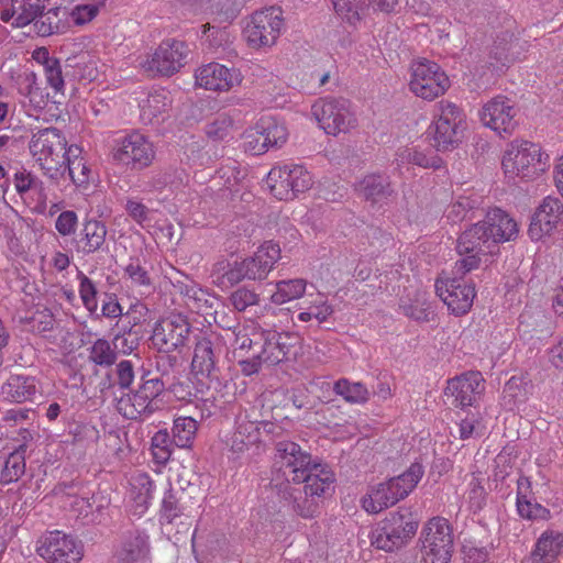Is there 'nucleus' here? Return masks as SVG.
I'll list each match as a JSON object with an SVG mask.
<instances>
[{"label": "nucleus", "instance_id": "obj_1", "mask_svg": "<svg viewBox=\"0 0 563 563\" xmlns=\"http://www.w3.org/2000/svg\"><path fill=\"white\" fill-rule=\"evenodd\" d=\"M550 168V155L538 143L514 140L501 155V169L508 179L536 180Z\"/></svg>", "mask_w": 563, "mask_h": 563}, {"label": "nucleus", "instance_id": "obj_2", "mask_svg": "<svg viewBox=\"0 0 563 563\" xmlns=\"http://www.w3.org/2000/svg\"><path fill=\"white\" fill-rule=\"evenodd\" d=\"M519 235L517 221L500 208L489 209L483 221L466 229L459 238L460 245L479 246L486 243L515 242Z\"/></svg>", "mask_w": 563, "mask_h": 563}, {"label": "nucleus", "instance_id": "obj_3", "mask_svg": "<svg viewBox=\"0 0 563 563\" xmlns=\"http://www.w3.org/2000/svg\"><path fill=\"white\" fill-rule=\"evenodd\" d=\"M423 473L421 464L412 463L402 474L371 487L362 499L363 508L369 514H378L394 506L415 489Z\"/></svg>", "mask_w": 563, "mask_h": 563}, {"label": "nucleus", "instance_id": "obj_4", "mask_svg": "<svg viewBox=\"0 0 563 563\" xmlns=\"http://www.w3.org/2000/svg\"><path fill=\"white\" fill-rule=\"evenodd\" d=\"M29 151L47 176L54 178L65 170L68 146L59 130L45 128L34 132L29 142Z\"/></svg>", "mask_w": 563, "mask_h": 563}, {"label": "nucleus", "instance_id": "obj_5", "mask_svg": "<svg viewBox=\"0 0 563 563\" xmlns=\"http://www.w3.org/2000/svg\"><path fill=\"white\" fill-rule=\"evenodd\" d=\"M466 129L464 111L453 102L441 101L437 104V113L427 130V136L438 151H446L463 140Z\"/></svg>", "mask_w": 563, "mask_h": 563}, {"label": "nucleus", "instance_id": "obj_6", "mask_svg": "<svg viewBox=\"0 0 563 563\" xmlns=\"http://www.w3.org/2000/svg\"><path fill=\"white\" fill-rule=\"evenodd\" d=\"M285 26L283 11L278 7H269L254 12L245 22L243 37L254 49L273 47Z\"/></svg>", "mask_w": 563, "mask_h": 563}, {"label": "nucleus", "instance_id": "obj_7", "mask_svg": "<svg viewBox=\"0 0 563 563\" xmlns=\"http://www.w3.org/2000/svg\"><path fill=\"white\" fill-rule=\"evenodd\" d=\"M451 81L442 67L430 59L419 58L409 68V90L418 98L432 101L444 95Z\"/></svg>", "mask_w": 563, "mask_h": 563}, {"label": "nucleus", "instance_id": "obj_8", "mask_svg": "<svg viewBox=\"0 0 563 563\" xmlns=\"http://www.w3.org/2000/svg\"><path fill=\"white\" fill-rule=\"evenodd\" d=\"M311 115L328 135L346 134L357 126L351 103L345 99L321 98L311 106Z\"/></svg>", "mask_w": 563, "mask_h": 563}, {"label": "nucleus", "instance_id": "obj_9", "mask_svg": "<svg viewBox=\"0 0 563 563\" xmlns=\"http://www.w3.org/2000/svg\"><path fill=\"white\" fill-rule=\"evenodd\" d=\"M275 426L268 421H252L246 416L238 417L232 432L223 440L232 460L249 457L260 449L262 433H272Z\"/></svg>", "mask_w": 563, "mask_h": 563}, {"label": "nucleus", "instance_id": "obj_10", "mask_svg": "<svg viewBox=\"0 0 563 563\" xmlns=\"http://www.w3.org/2000/svg\"><path fill=\"white\" fill-rule=\"evenodd\" d=\"M266 184L276 199L288 201L309 190L313 185V177L302 165L285 164L268 172Z\"/></svg>", "mask_w": 563, "mask_h": 563}, {"label": "nucleus", "instance_id": "obj_11", "mask_svg": "<svg viewBox=\"0 0 563 563\" xmlns=\"http://www.w3.org/2000/svg\"><path fill=\"white\" fill-rule=\"evenodd\" d=\"M279 260L280 249H258L252 256L230 265L220 284L233 286L243 279H264Z\"/></svg>", "mask_w": 563, "mask_h": 563}, {"label": "nucleus", "instance_id": "obj_12", "mask_svg": "<svg viewBox=\"0 0 563 563\" xmlns=\"http://www.w3.org/2000/svg\"><path fill=\"white\" fill-rule=\"evenodd\" d=\"M164 388L165 383L159 378H142L135 391L124 394L117 400L115 408L126 419L150 416L158 408L156 398Z\"/></svg>", "mask_w": 563, "mask_h": 563}, {"label": "nucleus", "instance_id": "obj_13", "mask_svg": "<svg viewBox=\"0 0 563 563\" xmlns=\"http://www.w3.org/2000/svg\"><path fill=\"white\" fill-rule=\"evenodd\" d=\"M421 551L429 563H450L453 553V533L449 521L441 517L430 519L421 532Z\"/></svg>", "mask_w": 563, "mask_h": 563}, {"label": "nucleus", "instance_id": "obj_14", "mask_svg": "<svg viewBox=\"0 0 563 563\" xmlns=\"http://www.w3.org/2000/svg\"><path fill=\"white\" fill-rule=\"evenodd\" d=\"M417 528L418 523L409 516L391 512L373 530L371 542L379 550L394 551L405 545Z\"/></svg>", "mask_w": 563, "mask_h": 563}, {"label": "nucleus", "instance_id": "obj_15", "mask_svg": "<svg viewBox=\"0 0 563 563\" xmlns=\"http://www.w3.org/2000/svg\"><path fill=\"white\" fill-rule=\"evenodd\" d=\"M483 126L500 136L511 135L519 124L518 109L506 96H496L487 100L478 110Z\"/></svg>", "mask_w": 563, "mask_h": 563}, {"label": "nucleus", "instance_id": "obj_16", "mask_svg": "<svg viewBox=\"0 0 563 563\" xmlns=\"http://www.w3.org/2000/svg\"><path fill=\"white\" fill-rule=\"evenodd\" d=\"M154 144L144 134L133 131L115 140L113 157L133 168H145L155 159Z\"/></svg>", "mask_w": 563, "mask_h": 563}, {"label": "nucleus", "instance_id": "obj_17", "mask_svg": "<svg viewBox=\"0 0 563 563\" xmlns=\"http://www.w3.org/2000/svg\"><path fill=\"white\" fill-rule=\"evenodd\" d=\"M188 52L184 42L167 40L141 62V66L153 75L170 76L185 66Z\"/></svg>", "mask_w": 563, "mask_h": 563}, {"label": "nucleus", "instance_id": "obj_18", "mask_svg": "<svg viewBox=\"0 0 563 563\" xmlns=\"http://www.w3.org/2000/svg\"><path fill=\"white\" fill-rule=\"evenodd\" d=\"M36 552L48 563H78L84 555L81 542L60 531L40 539Z\"/></svg>", "mask_w": 563, "mask_h": 563}, {"label": "nucleus", "instance_id": "obj_19", "mask_svg": "<svg viewBox=\"0 0 563 563\" xmlns=\"http://www.w3.org/2000/svg\"><path fill=\"white\" fill-rule=\"evenodd\" d=\"M562 198L549 195L537 207L528 229L533 243H539L550 236L563 218Z\"/></svg>", "mask_w": 563, "mask_h": 563}, {"label": "nucleus", "instance_id": "obj_20", "mask_svg": "<svg viewBox=\"0 0 563 563\" xmlns=\"http://www.w3.org/2000/svg\"><path fill=\"white\" fill-rule=\"evenodd\" d=\"M189 332L190 325L186 318L173 314L155 324L151 340L158 351L170 353L185 345Z\"/></svg>", "mask_w": 563, "mask_h": 563}, {"label": "nucleus", "instance_id": "obj_21", "mask_svg": "<svg viewBox=\"0 0 563 563\" xmlns=\"http://www.w3.org/2000/svg\"><path fill=\"white\" fill-rule=\"evenodd\" d=\"M276 460L285 479L298 484L314 463L307 451L291 441H280L276 444Z\"/></svg>", "mask_w": 563, "mask_h": 563}, {"label": "nucleus", "instance_id": "obj_22", "mask_svg": "<svg viewBox=\"0 0 563 563\" xmlns=\"http://www.w3.org/2000/svg\"><path fill=\"white\" fill-rule=\"evenodd\" d=\"M485 391V379L479 372L470 371L448 380L444 394L452 397L455 407H474Z\"/></svg>", "mask_w": 563, "mask_h": 563}, {"label": "nucleus", "instance_id": "obj_23", "mask_svg": "<svg viewBox=\"0 0 563 563\" xmlns=\"http://www.w3.org/2000/svg\"><path fill=\"white\" fill-rule=\"evenodd\" d=\"M243 80L241 71L220 63H209L195 71L196 86L216 92H228Z\"/></svg>", "mask_w": 563, "mask_h": 563}, {"label": "nucleus", "instance_id": "obj_24", "mask_svg": "<svg viewBox=\"0 0 563 563\" xmlns=\"http://www.w3.org/2000/svg\"><path fill=\"white\" fill-rule=\"evenodd\" d=\"M435 291L449 310L457 316L468 312L476 296L474 286L462 284L456 277L438 278Z\"/></svg>", "mask_w": 563, "mask_h": 563}, {"label": "nucleus", "instance_id": "obj_25", "mask_svg": "<svg viewBox=\"0 0 563 563\" xmlns=\"http://www.w3.org/2000/svg\"><path fill=\"white\" fill-rule=\"evenodd\" d=\"M263 338L257 345L256 357L267 365H275L286 358L290 352V335L275 330H262Z\"/></svg>", "mask_w": 563, "mask_h": 563}, {"label": "nucleus", "instance_id": "obj_26", "mask_svg": "<svg viewBox=\"0 0 563 563\" xmlns=\"http://www.w3.org/2000/svg\"><path fill=\"white\" fill-rule=\"evenodd\" d=\"M0 20L18 29L33 22L42 10L40 3L32 0H9L8 3L0 4Z\"/></svg>", "mask_w": 563, "mask_h": 563}, {"label": "nucleus", "instance_id": "obj_27", "mask_svg": "<svg viewBox=\"0 0 563 563\" xmlns=\"http://www.w3.org/2000/svg\"><path fill=\"white\" fill-rule=\"evenodd\" d=\"M220 351L216 349L208 338H201L197 341L194 349L191 361V371L196 376L214 377L218 371L217 363Z\"/></svg>", "mask_w": 563, "mask_h": 563}, {"label": "nucleus", "instance_id": "obj_28", "mask_svg": "<svg viewBox=\"0 0 563 563\" xmlns=\"http://www.w3.org/2000/svg\"><path fill=\"white\" fill-rule=\"evenodd\" d=\"M172 104L170 93L165 89H155L140 102V117L143 123L153 124L164 121Z\"/></svg>", "mask_w": 563, "mask_h": 563}, {"label": "nucleus", "instance_id": "obj_29", "mask_svg": "<svg viewBox=\"0 0 563 563\" xmlns=\"http://www.w3.org/2000/svg\"><path fill=\"white\" fill-rule=\"evenodd\" d=\"M37 391L36 380L32 376L11 375L1 386L0 398L9 402H25L34 398Z\"/></svg>", "mask_w": 563, "mask_h": 563}, {"label": "nucleus", "instance_id": "obj_30", "mask_svg": "<svg viewBox=\"0 0 563 563\" xmlns=\"http://www.w3.org/2000/svg\"><path fill=\"white\" fill-rule=\"evenodd\" d=\"M305 494L312 498L327 495L333 489L334 474L328 465L313 463L303 474Z\"/></svg>", "mask_w": 563, "mask_h": 563}, {"label": "nucleus", "instance_id": "obj_31", "mask_svg": "<svg viewBox=\"0 0 563 563\" xmlns=\"http://www.w3.org/2000/svg\"><path fill=\"white\" fill-rule=\"evenodd\" d=\"M81 148L77 145L68 146L66 166L69 176L76 187L86 189L95 180L92 169L85 157L81 156Z\"/></svg>", "mask_w": 563, "mask_h": 563}, {"label": "nucleus", "instance_id": "obj_32", "mask_svg": "<svg viewBox=\"0 0 563 563\" xmlns=\"http://www.w3.org/2000/svg\"><path fill=\"white\" fill-rule=\"evenodd\" d=\"M190 5L196 12H209L214 16L213 21L230 23L239 12L238 0H190Z\"/></svg>", "mask_w": 563, "mask_h": 563}, {"label": "nucleus", "instance_id": "obj_33", "mask_svg": "<svg viewBox=\"0 0 563 563\" xmlns=\"http://www.w3.org/2000/svg\"><path fill=\"white\" fill-rule=\"evenodd\" d=\"M150 554L148 537L143 532L130 533L119 551L121 563H140Z\"/></svg>", "mask_w": 563, "mask_h": 563}, {"label": "nucleus", "instance_id": "obj_34", "mask_svg": "<svg viewBox=\"0 0 563 563\" xmlns=\"http://www.w3.org/2000/svg\"><path fill=\"white\" fill-rule=\"evenodd\" d=\"M256 123L268 150L279 148L287 142L289 133L284 121L274 117H262Z\"/></svg>", "mask_w": 563, "mask_h": 563}, {"label": "nucleus", "instance_id": "obj_35", "mask_svg": "<svg viewBox=\"0 0 563 563\" xmlns=\"http://www.w3.org/2000/svg\"><path fill=\"white\" fill-rule=\"evenodd\" d=\"M276 290L271 296L275 305H284L301 298L306 291L307 282L302 278L279 280L275 284Z\"/></svg>", "mask_w": 563, "mask_h": 563}, {"label": "nucleus", "instance_id": "obj_36", "mask_svg": "<svg viewBox=\"0 0 563 563\" xmlns=\"http://www.w3.org/2000/svg\"><path fill=\"white\" fill-rule=\"evenodd\" d=\"M338 16L346 24L356 26L363 19L367 0H332Z\"/></svg>", "mask_w": 563, "mask_h": 563}, {"label": "nucleus", "instance_id": "obj_37", "mask_svg": "<svg viewBox=\"0 0 563 563\" xmlns=\"http://www.w3.org/2000/svg\"><path fill=\"white\" fill-rule=\"evenodd\" d=\"M130 496L135 503L136 510L143 512L153 499L154 484L147 474H139L131 483Z\"/></svg>", "mask_w": 563, "mask_h": 563}, {"label": "nucleus", "instance_id": "obj_38", "mask_svg": "<svg viewBox=\"0 0 563 563\" xmlns=\"http://www.w3.org/2000/svg\"><path fill=\"white\" fill-rule=\"evenodd\" d=\"M162 516L168 523L183 516L187 519L190 518V511L185 503V494L168 489L162 501Z\"/></svg>", "mask_w": 563, "mask_h": 563}, {"label": "nucleus", "instance_id": "obj_39", "mask_svg": "<svg viewBox=\"0 0 563 563\" xmlns=\"http://www.w3.org/2000/svg\"><path fill=\"white\" fill-rule=\"evenodd\" d=\"M482 203V197L474 192H465L456 197V199L446 208L445 217L451 222L462 221L470 211L474 210Z\"/></svg>", "mask_w": 563, "mask_h": 563}, {"label": "nucleus", "instance_id": "obj_40", "mask_svg": "<svg viewBox=\"0 0 563 563\" xmlns=\"http://www.w3.org/2000/svg\"><path fill=\"white\" fill-rule=\"evenodd\" d=\"M399 164H413L422 168L439 169L442 167V159L434 154H428L415 147H407L397 153Z\"/></svg>", "mask_w": 563, "mask_h": 563}, {"label": "nucleus", "instance_id": "obj_41", "mask_svg": "<svg viewBox=\"0 0 563 563\" xmlns=\"http://www.w3.org/2000/svg\"><path fill=\"white\" fill-rule=\"evenodd\" d=\"M104 5L106 0L77 3L69 11V21L77 26H84L95 20Z\"/></svg>", "mask_w": 563, "mask_h": 563}, {"label": "nucleus", "instance_id": "obj_42", "mask_svg": "<svg viewBox=\"0 0 563 563\" xmlns=\"http://www.w3.org/2000/svg\"><path fill=\"white\" fill-rule=\"evenodd\" d=\"M25 472L24 452L16 450L0 465V484L16 482Z\"/></svg>", "mask_w": 563, "mask_h": 563}, {"label": "nucleus", "instance_id": "obj_43", "mask_svg": "<svg viewBox=\"0 0 563 563\" xmlns=\"http://www.w3.org/2000/svg\"><path fill=\"white\" fill-rule=\"evenodd\" d=\"M533 550L556 561L563 551V533L545 530L538 538Z\"/></svg>", "mask_w": 563, "mask_h": 563}, {"label": "nucleus", "instance_id": "obj_44", "mask_svg": "<svg viewBox=\"0 0 563 563\" xmlns=\"http://www.w3.org/2000/svg\"><path fill=\"white\" fill-rule=\"evenodd\" d=\"M336 395L350 404H364L369 399V391L362 383L339 379L333 387Z\"/></svg>", "mask_w": 563, "mask_h": 563}, {"label": "nucleus", "instance_id": "obj_45", "mask_svg": "<svg viewBox=\"0 0 563 563\" xmlns=\"http://www.w3.org/2000/svg\"><path fill=\"white\" fill-rule=\"evenodd\" d=\"M388 189V183L385 177L380 175H367L357 185L358 192L368 200L374 202L379 201Z\"/></svg>", "mask_w": 563, "mask_h": 563}, {"label": "nucleus", "instance_id": "obj_46", "mask_svg": "<svg viewBox=\"0 0 563 563\" xmlns=\"http://www.w3.org/2000/svg\"><path fill=\"white\" fill-rule=\"evenodd\" d=\"M88 358L98 366L110 367L117 361V352L108 340L98 339L89 347Z\"/></svg>", "mask_w": 563, "mask_h": 563}, {"label": "nucleus", "instance_id": "obj_47", "mask_svg": "<svg viewBox=\"0 0 563 563\" xmlns=\"http://www.w3.org/2000/svg\"><path fill=\"white\" fill-rule=\"evenodd\" d=\"M485 430L484 417L479 411H467L459 424L460 439L462 440L482 437Z\"/></svg>", "mask_w": 563, "mask_h": 563}, {"label": "nucleus", "instance_id": "obj_48", "mask_svg": "<svg viewBox=\"0 0 563 563\" xmlns=\"http://www.w3.org/2000/svg\"><path fill=\"white\" fill-rule=\"evenodd\" d=\"M334 312L332 305L323 297H318L307 307L305 311L298 313L297 318L301 322H308L312 319L318 323L325 322Z\"/></svg>", "mask_w": 563, "mask_h": 563}, {"label": "nucleus", "instance_id": "obj_49", "mask_svg": "<svg viewBox=\"0 0 563 563\" xmlns=\"http://www.w3.org/2000/svg\"><path fill=\"white\" fill-rule=\"evenodd\" d=\"M241 139L242 150L246 154L257 156L269 151L256 122L242 133Z\"/></svg>", "mask_w": 563, "mask_h": 563}, {"label": "nucleus", "instance_id": "obj_50", "mask_svg": "<svg viewBox=\"0 0 563 563\" xmlns=\"http://www.w3.org/2000/svg\"><path fill=\"white\" fill-rule=\"evenodd\" d=\"M197 431V422L191 417L175 419L173 427L174 441L179 448H187L191 443Z\"/></svg>", "mask_w": 563, "mask_h": 563}, {"label": "nucleus", "instance_id": "obj_51", "mask_svg": "<svg viewBox=\"0 0 563 563\" xmlns=\"http://www.w3.org/2000/svg\"><path fill=\"white\" fill-rule=\"evenodd\" d=\"M151 450L156 463L165 464L169 461L173 452V441L166 430H159L153 435Z\"/></svg>", "mask_w": 563, "mask_h": 563}, {"label": "nucleus", "instance_id": "obj_52", "mask_svg": "<svg viewBox=\"0 0 563 563\" xmlns=\"http://www.w3.org/2000/svg\"><path fill=\"white\" fill-rule=\"evenodd\" d=\"M233 124L234 120L230 114L221 113L206 125V134L212 140L222 141L230 135Z\"/></svg>", "mask_w": 563, "mask_h": 563}, {"label": "nucleus", "instance_id": "obj_53", "mask_svg": "<svg viewBox=\"0 0 563 563\" xmlns=\"http://www.w3.org/2000/svg\"><path fill=\"white\" fill-rule=\"evenodd\" d=\"M460 256L452 273L454 277L461 279L465 274L479 267L481 256L478 249H464L463 252H460Z\"/></svg>", "mask_w": 563, "mask_h": 563}, {"label": "nucleus", "instance_id": "obj_54", "mask_svg": "<svg viewBox=\"0 0 563 563\" xmlns=\"http://www.w3.org/2000/svg\"><path fill=\"white\" fill-rule=\"evenodd\" d=\"M232 307L239 311H245L249 307L256 306L260 302V295L247 287H240L230 295Z\"/></svg>", "mask_w": 563, "mask_h": 563}, {"label": "nucleus", "instance_id": "obj_55", "mask_svg": "<svg viewBox=\"0 0 563 563\" xmlns=\"http://www.w3.org/2000/svg\"><path fill=\"white\" fill-rule=\"evenodd\" d=\"M262 329H243L236 333L234 344L239 351H246L251 354L257 350V345L261 343L260 340H262Z\"/></svg>", "mask_w": 563, "mask_h": 563}, {"label": "nucleus", "instance_id": "obj_56", "mask_svg": "<svg viewBox=\"0 0 563 563\" xmlns=\"http://www.w3.org/2000/svg\"><path fill=\"white\" fill-rule=\"evenodd\" d=\"M517 510L520 517L529 520H547L550 517L549 509L536 503L533 497L526 499V503H517Z\"/></svg>", "mask_w": 563, "mask_h": 563}, {"label": "nucleus", "instance_id": "obj_57", "mask_svg": "<svg viewBox=\"0 0 563 563\" xmlns=\"http://www.w3.org/2000/svg\"><path fill=\"white\" fill-rule=\"evenodd\" d=\"M484 478L473 476L468 483V503L474 510H481L486 504V490L483 485Z\"/></svg>", "mask_w": 563, "mask_h": 563}, {"label": "nucleus", "instance_id": "obj_58", "mask_svg": "<svg viewBox=\"0 0 563 563\" xmlns=\"http://www.w3.org/2000/svg\"><path fill=\"white\" fill-rule=\"evenodd\" d=\"M79 294L84 306L89 311H95L97 309V289L92 280L84 274H80Z\"/></svg>", "mask_w": 563, "mask_h": 563}, {"label": "nucleus", "instance_id": "obj_59", "mask_svg": "<svg viewBox=\"0 0 563 563\" xmlns=\"http://www.w3.org/2000/svg\"><path fill=\"white\" fill-rule=\"evenodd\" d=\"M88 246H101L106 239V227L98 221H88L84 228Z\"/></svg>", "mask_w": 563, "mask_h": 563}, {"label": "nucleus", "instance_id": "obj_60", "mask_svg": "<svg viewBox=\"0 0 563 563\" xmlns=\"http://www.w3.org/2000/svg\"><path fill=\"white\" fill-rule=\"evenodd\" d=\"M140 344V340L136 333L132 331L124 332L123 334H118L113 339V347L115 352L122 353L124 355L131 354L134 350L137 349Z\"/></svg>", "mask_w": 563, "mask_h": 563}, {"label": "nucleus", "instance_id": "obj_61", "mask_svg": "<svg viewBox=\"0 0 563 563\" xmlns=\"http://www.w3.org/2000/svg\"><path fill=\"white\" fill-rule=\"evenodd\" d=\"M115 374L117 384L123 389L129 388L134 380V367L132 362L124 360L118 363Z\"/></svg>", "mask_w": 563, "mask_h": 563}, {"label": "nucleus", "instance_id": "obj_62", "mask_svg": "<svg viewBox=\"0 0 563 563\" xmlns=\"http://www.w3.org/2000/svg\"><path fill=\"white\" fill-rule=\"evenodd\" d=\"M48 85L55 90L60 91L64 87V79L59 62L56 59L43 68Z\"/></svg>", "mask_w": 563, "mask_h": 563}, {"label": "nucleus", "instance_id": "obj_63", "mask_svg": "<svg viewBox=\"0 0 563 563\" xmlns=\"http://www.w3.org/2000/svg\"><path fill=\"white\" fill-rule=\"evenodd\" d=\"M318 509V504L314 498L307 496L294 499V510L303 518H311Z\"/></svg>", "mask_w": 563, "mask_h": 563}, {"label": "nucleus", "instance_id": "obj_64", "mask_svg": "<svg viewBox=\"0 0 563 563\" xmlns=\"http://www.w3.org/2000/svg\"><path fill=\"white\" fill-rule=\"evenodd\" d=\"M552 183L558 195L563 199V152L553 159Z\"/></svg>", "mask_w": 563, "mask_h": 563}]
</instances>
